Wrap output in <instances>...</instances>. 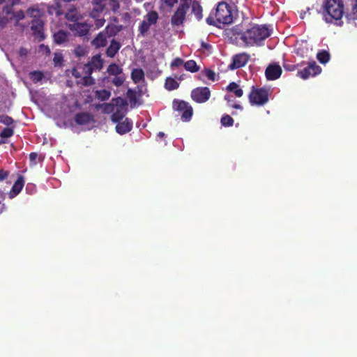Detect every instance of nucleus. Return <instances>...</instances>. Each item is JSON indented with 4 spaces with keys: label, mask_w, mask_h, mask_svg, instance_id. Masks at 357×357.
<instances>
[{
    "label": "nucleus",
    "mask_w": 357,
    "mask_h": 357,
    "mask_svg": "<svg viewBox=\"0 0 357 357\" xmlns=\"http://www.w3.org/2000/svg\"><path fill=\"white\" fill-rule=\"evenodd\" d=\"M321 72V68L313 61L310 62L307 67L298 71V75L302 79H306L311 76L314 77L319 75Z\"/></svg>",
    "instance_id": "9b49d317"
},
{
    "label": "nucleus",
    "mask_w": 357,
    "mask_h": 357,
    "mask_svg": "<svg viewBox=\"0 0 357 357\" xmlns=\"http://www.w3.org/2000/svg\"><path fill=\"white\" fill-rule=\"evenodd\" d=\"M91 25L85 22H77L75 23L69 24L68 29L77 36H85L89 33L91 28Z\"/></svg>",
    "instance_id": "9d476101"
},
{
    "label": "nucleus",
    "mask_w": 357,
    "mask_h": 357,
    "mask_svg": "<svg viewBox=\"0 0 357 357\" xmlns=\"http://www.w3.org/2000/svg\"><path fill=\"white\" fill-rule=\"evenodd\" d=\"M213 13H211L209 16L206 19V22L208 25L216 26L215 21L213 17Z\"/></svg>",
    "instance_id": "864d4df0"
},
{
    "label": "nucleus",
    "mask_w": 357,
    "mask_h": 357,
    "mask_svg": "<svg viewBox=\"0 0 357 357\" xmlns=\"http://www.w3.org/2000/svg\"><path fill=\"white\" fill-rule=\"evenodd\" d=\"M183 66L186 70L191 73H196L199 70V66L197 65L194 60H189L185 62Z\"/></svg>",
    "instance_id": "c85d7f7f"
},
{
    "label": "nucleus",
    "mask_w": 357,
    "mask_h": 357,
    "mask_svg": "<svg viewBox=\"0 0 357 357\" xmlns=\"http://www.w3.org/2000/svg\"><path fill=\"white\" fill-rule=\"evenodd\" d=\"M192 0H181L180 4H185L190 7V3H192Z\"/></svg>",
    "instance_id": "0e129e2a"
},
{
    "label": "nucleus",
    "mask_w": 357,
    "mask_h": 357,
    "mask_svg": "<svg viewBox=\"0 0 357 357\" xmlns=\"http://www.w3.org/2000/svg\"><path fill=\"white\" fill-rule=\"evenodd\" d=\"M107 43V36L103 31H100L91 42L93 47L98 49L106 46Z\"/></svg>",
    "instance_id": "412c9836"
},
{
    "label": "nucleus",
    "mask_w": 357,
    "mask_h": 357,
    "mask_svg": "<svg viewBox=\"0 0 357 357\" xmlns=\"http://www.w3.org/2000/svg\"><path fill=\"white\" fill-rule=\"evenodd\" d=\"M221 124L225 127L232 126L234 124V119L228 114H225L220 119Z\"/></svg>",
    "instance_id": "c9c22d12"
},
{
    "label": "nucleus",
    "mask_w": 357,
    "mask_h": 357,
    "mask_svg": "<svg viewBox=\"0 0 357 357\" xmlns=\"http://www.w3.org/2000/svg\"><path fill=\"white\" fill-rule=\"evenodd\" d=\"M345 17L349 22L357 20V0H355V3L353 6L352 10L349 13H345Z\"/></svg>",
    "instance_id": "473e14b6"
},
{
    "label": "nucleus",
    "mask_w": 357,
    "mask_h": 357,
    "mask_svg": "<svg viewBox=\"0 0 357 357\" xmlns=\"http://www.w3.org/2000/svg\"><path fill=\"white\" fill-rule=\"evenodd\" d=\"M73 75L74 77H80V74H79V73L77 70H73Z\"/></svg>",
    "instance_id": "69168bd1"
},
{
    "label": "nucleus",
    "mask_w": 357,
    "mask_h": 357,
    "mask_svg": "<svg viewBox=\"0 0 357 357\" xmlns=\"http://www.w3.org/2000/svg\"><path fill=\"white\" fill-rule=\"evenodd\" d=\"M63 56L61 53L56 52L54 54L53 62L55 66L61 67L63 65Z\"/></svg>",
    "instance_id": "4c0bfd02"
},
{
    "label": "nucleus",
    "mask_w": 357,
    "mask_h": 357,
    "mask_svg": "<svg viewBox=\"0 0 357 357\" xmlns=\"http://www.w3.org/2000/svg\"><path fill=\"white\" fill-rule=\"evenodd\" d=\"M44 22L40 18H34L31 22V30L36 40L43 41L45 36L43 32Z\"/></svg>",
    "instance_id": "1a4fd4ad"
},
{
    "label": "nucleus",
    "mask_w": 357,
    "mask_h": 357,
    "mask_svg": "<svg viewBox=\"0 0 357 357\" xmlns=\"http://www.w3.org/2000/svg\"><path fill=\"white\" fill-rule=\"evenodd\" d=\"M317 60L323 64L328 63L331 59L329 52L326 50H321L317 54Z\"/></svg>",
    "instance_id": "cd10ccee"
},
{
    "label": "nucleus",
    "mask_w": 357,
    "mask_h": 357,
    "mask_svg": "<svg viewBox=\"0 0 357 357\" xmlns=\"http://www.w3.org/2000/svg\"><path fill=\"white\" fill-rule=\"evenodd\" d=\"M125 81V77L122 75H114V77L112 79V83L119 87L121 86Z\"/></svg>",
    "instance_id": "ea45409f"
},
{
    "label": "nucleus",
    "mask_w": 357,
    "mask_h": 357,
    "mask_svg": "<svg viewBox=\"0 0 357 357\" xmlns=\"http://www.w3.org/2000/svg\"><path fill=\"white\" fill-rule=\"evenodd\" d=\"M0 123L9 126L13 123V119L7 115H0Z\"/></svg>",
    "instance_id": "c03bdc74"
},
{
    "label": "nucleus",
    "mask_w": 357,
    "mask_h": 357,
    "mask_svg": "<svg viewBox=\"0 0 357 357\" xmlns=\"http://www.w3.org/2000/svg\"><path fill=\"white\" fill-rule=\"evenodd\" d=\"M24 185V177L20 175L17 179V181L13 184L12 189L9 193V196L10 198H13L17 196L22 190Z\"/></svg>",
    "instance_id": "aec40b11"
},
{
    "label": "nucleus",
    "mask_w": 357,
    "mask_h": 357,
    "mask_svg": "<svg viewBox=\"0 0 357 357\" xmlns=\"http://www.w3.org/2000/svg\"><path fill=\"white\" fill-rule=\"evenodd\" d=\"M284 68L286 70L294 71L296 69V66L293 64H284Z\"/></svg>",
    "instance_id": "13d9d810"
},
{
    "label": "nucleus",
    "mask_w": 357,
    "mask_h": 357,
    "mask_svg": "<svg viewBox=\"0 0 357 357\" xmlns=\"http://www.w3.org/2000/svg\"><path fill=\"white\" fill-rule=\"evenodd\" d=\"M112 103L114 104V107L116 106L117 108H122V109L128 105L127 101L121 97L113 98Z\"/></svg>",
    "instance_id": "58836bf2"
},
{
    "label": "nucleus",
    "mask_w": 357,
    "mask_h": 357,
    "mask_svg": "<svg viewBox=\"0 0 357 357\" xmlns=\"http://www.w3.org/2000/svg\"><path fill=\"white\" fill-rule=\"evenodd\" d=\"M116 126V131L120 135H124L130 132L132 128V122L126 118L123 121L117 122Z\"/></svg>",
    "instance_id": "6ab92c4d"
},
{
    "label": "nucleus",
    "mask_w": 357,
    "mask_h": 357,
    "mask_svg": "<svg viewBox=\"0 0 357 357\" xmlns=\"http://www.w3.org/2000/svg\"><path fill=\"white\" fill-rule=\"evenodd\" d=\"M28 53V51L24 47H20L19 50V54L20 56H26Z\"/></svg>",
    "instance_id": "bf43d9fd"
},
{
    "label": "nucleus",
    "mask_w": 357,
    "mask_h": 357,
    "mask_svg": "<svg viewBox=\"0 0 357 357\" xmlns=\"http://www.w3.org/2000/svg\"><path fill=\"white\" fill-rule=\"evenodd\" d=\"M125 111L122 109V108H116V110L114 111L113 114L111 116V120L114 123H117L123 120L125 116Z\"/></svg>",
    "instance_id": "bb28decb"
},
{
    "label": "nucleus",
    "mask_w": 357,
    "mask_h": 357,
    "mask_svg": "<svg viewBox=\"0 0 357 357\" xmlns=\"http://www.w3.org/2000/svg\"><path fill=\"white\" fill-rule=\"evenodd\" d=\"M268 89L252 86L248 95V99L251 105L263 106L268 102Z\"/></svg>",
    "instance_id": "20e7f679"
},
{
    "label": "nucleus",
    "mask_w": 357,
    "mask_h": 357,
    "mask_svg": "<svg viewBox=\"0 0 357 357\" xmlns=\"http://www.w3.org/2000/svg\"><path fill=\"white\" fill-rule=\"evenodd\" d=\"M201 47L206 50H209L211 47L209 44L206 43L204 42H202Z\"/></svg>",
    "instance_id": "e2e57ef3"
},
{
    "label": "nucleus",
    "mask_w": 357,
    "mask_h": 357,
    "mask_svg": "<svg viewBox=\"0 0 357 357\" xmlns=\"http://www.w3.org/2000/svg\"><path fill=\"white\" fill-rule=\"evenodd\" d=\"M8 172L0 169V181H4L8 176Z\"/></svg>",
    "instance_id": "5fc2aeb1"
},
{
    "label": "nucleus",
    "mask_w": 357,
    "mask_h": 357,
    "mask_svg": "<svg viewBox=\"0 0 357 357\" xmlns=\"http://www.w3.org/2000/svg\"><path fill=\"white\" fill-rule=\"evenodd\" d=\"M74 120L77 125L84 126L94 121V116L89 112H79L75 115Z\"/></svg>",
    "instance_id": "f3484780"
},
{
    "label": "nucleus",
    "mask_w": 357,
    "mask_h": 357,
    "mask_svg": "<svg viewBox=\"0 0 357 357\" xmlns=\"http://www.w3.org/2000/svg\"><path fill=\"white\" fill-rule=\"evenodd\" d=\"M103 66V61L100 55L98 54L93 56L88 63L84 66V71L86 74L91 75L93 71L100 70Z\"/></svg>",
    "instance_id": "f8f14e48"
},
{
    "label": "nucleus",
    "mask_w": 357,
    "mask_h": 357,
    "mask_svg": "<svg viewBox=\"0 0 357 357\" xmlns=\"http://www.w3.org/2000/svg\"><path fill=\"white\" fill-rule=\"evenodd\" d=\"M4 209H5V205L3 204L1 205V206L0 207V214L3 212Z\"/></svg>",
    "instance_id": "338daca9"
},
{
    "label": "nucleus",
    "mask_w": 357,
    "mask_h": 357,
    "mask_svg": "<svg viewBox=\"0 0 357 357\" xmlns=\"http://www.w3.org/2000/svg\"><path fill=\"white\" fill-rule=\"evenodd\" d=\"M38 158V154L36 153L32 152L29 154V159L31 161L34 162Z\"/></svg>",
    "instance_id": "680f3d73"
},
{
    "label": "nucleus",
    "mask_w": 357,
    "mask_h": 357,
    "mask_svg": "<svg viewBox=\"0 0 357 357\" xmlns=\"http://www.w3.org/2000/svg\"><path fill=\"white\" fill-rule=\"evenodd\" d=\"M179 86V84L172 77H167L165 80V87L168 91H173L174 89H178Z\"/></svg>",
    "instance_id": "7c9ffc66"
},
{
    "label": "nucleus",
    "mask_w": 357,
    "mask_h": 357,
    "mask_svg": "<svg viewBox=\"0 0 357 357\" xmlns=\"http://www.w3.org/2000/svg\"><path fill=\"white\" fill-rule=\"evenodd\" d=\"M14 134V130L13 128L6 127L4 128L0 133V136L2 138H8L13 136Z\"/></svg>",
    "instance_id": "a19ab883"
},
{
    "label": "nucleus",
    "mask_w": 357,
    "mask_h": 357,
    "mask_svg": "<svg viewBox=\"0 0 357 357\" xmlns=\"http://www.w3.org/2000/svg\"><path fill=\"white\" fill-rule=\"evenodd\" d=\"M131 78L134 83H139L144 79V70L142 68H134L131 72Z\"/></svg>",
    "instance_id": "a878e982"
},
{
    "label": "nucleus",
    "mask_w": 357,
    "mask_h": 357,
    "mask_svg": "<svg viewBox=\"0 0 357 357\" xmlns=\"http://www.w3.org/2000/svg\"><path fill=\"white\" fill-rule=\"evenodd\" d=\"M107 33L109 34V36H114L117 32H119V29L115 25L107 26L105 28Z\"/></svg>",
    "instance_id": "a18cd8bd"
},
{
    "label": "nucleus",
    "mask_w": 357,
    "mask_h": 357,
    "mask_svg": "<svg viewBox=\"0 0 357 357\" xmlns=\"http://www.w3.org/2000/svg\"><path fill=\"white\" fill-rule=\"evenodd\" d=\"M109 6L113 12H116L120 8V3L118 0H109Z\"/></svg>",
    "instance_id": "de8ad7c7"
},
{
    "label": "nucleus",
    "mask_w": 357,
    "mask_h": 357,
    "mask_svg": "<svg viewBox=\"0 0 357 357\" xmlns=\"http://www.w3.org/2000/svg\"><path fill=\"white\" fill-rule=\"evenodd\" d=\"M344 13L342 0H326L323 5V17L327 23L341 21Z\"/></svg>",
    "instance_id": "f03ea898"
},
{
    "label": "nucleus",
    "mask_w": 357,
    "mask_h": 357,
    "mask_svg": "<svg viewBox=\"0 0 357 357\" xmlns=\"http://www.w3.org/2000/svg\"><path fill=\"white\" fill-rule=\"evenodd\" d=\"M184 64L183 60L181 58H176L174 59L172 62L171 63L172 67H178L181 65Z\"/></svg>",
    "instance_id": "603ef678"
},
{
    "label": "nucleus",
    "mask_w": 357,
    "mask_h": 357,
    "mask_svg": "<svg viewBox=\"0 0 357 357\" xmlns=\"http://www.w3.org/2000/svg\"><path fill=\"white\" fill-rule=\"evenodd\" d=\"M121 45L119 42L112 39L109 47L106 50V54L108 57L113 58L120 50Z\"/></svg>",
    "instance_id": "5701e85b"
},
{
    "label": "nucleus",
    "mask_w": 357,
    "mask_h": 357,
    "mask_svg": "<svg viewBox=\"0 0 357 357\" xmlns=\"http://www.w3.org/2000/svg\"><path fill=\"white\" fill-rule=\"evenodd\" d=\"M82 83L86 86H91L95 84V79L91 77V75L87 74V75L83 77Z\"/></svg>",
    "instance_id": "37998d69"
},
{
    "label": "nucleus",
    "mask_w": 357,
    "mask_h": 357,
    "mask_svg": "<svg viewBox=\"0 0 357 357\" xmlns=\"http://www.w3.org/2000/svg\"><path fill=\"white\" fill-rule=\"evenodd\" d=\"M74 52H75V55L78 57L84 56L86 52V50L80 45H78L77 47H76Z\"/></svg>",
    "instance_id": "8fccbe9b"
},
{
    "label": "nucleus",
    "mask_w": 357,
    "mask_h": 357,
    "mask_svg": "<svg viewBox=\"0 0 357 357\" xmlns=\"http://www.w3.org/2000/svg\"><path fill=\"white\" fill-rule=\"evenodd\" d=\"M231 32L236 38H239L243 41V35L244 34V31H243L238 26H234L231 29Z\"/></svg>",
    "instance_id": "79ce46f5"
},
{
    "label": "nucleus",
    "mask_w": 357,
    "mask_h": 357,
    "mask_svg": "<svg viewBox=\"0 0 357 357\" xmlns=\"http://www.w3.org/2000/svg\"><path fill=\"white\" fill-rule=\"evenodd\" d=\"M65 17L67 20L72 22L73 23H75L81 19L82 16L77 9L73 7L68 10L66 13Z\"/></svg>",
    "instance_id": "b1692460"
},
{
    "label": "nucleus",
    "mask_w": 357,
    "mask_h": 357,
    "mask_svg": "<svg viewBox=\"0 0 357 357\" xmlns=\"http://www.w3.org/2000/svg\"><path fill=\"white\" fill-rule=\"evenodd\" d=\"M27 12H28L29 14H30L31 15H32L34 17H36V15H38V13H39V10L38 9H35V8H30L28 9Z\"/></svg>",
    "instance_id": "6e6d98bb"
},
{
    "label": "nucleus",
    "mask_w": 357,
    "mask_h": 357,
    "mask_svg": "<svg viewBox=\"0 0 357 357\" xmlns=\"http://www.w3.org/2000/svg\"><path fill=\"white\" fill-rule=\"evenodd\" d=\"M188 10V6H185V4H179L171 17V24L173 27L179 26L183 24L185 21L186 14Z\"/></svg>",
    "instance_id": "0eeeda50"
},
{
    "label": "nucleus",
    "mask_w": 357,
    "mask_h": 357,
    "mask_svg": "<svg viewBox=\"0 0 357 357\" xmlns=\"http://www.w3.org/2000/svg\"><path fill=\"white\" fill-rule=\"evenodd\" d=\"M40 50H45L47 54H50V50L49 47L47 45H45L44 44H42L40 45Z\"/></svg>",
    "instance_id": "052dcab7"
},
{
    "label": "nucleus",
    "mask_w": 357,
    "mask_h": 357,
    "mask_svg": "<svg viewBox=\"0 0 357 357\" xmlns=\"http://www.w3.org/2000/svg\"><path fill=\"white\" fill-rule=\"evenodd\" d=\"M104 22H105V20H103V19H102V20H98V26H102V25H103Z\"/></svg>",
    "instance_id": "774afa93"
},
{
    "label": "nucleus",
    "mask_w": 357,
    "mask_h": 357,
    "mask_svg": "<svg viewBox=\"0 0 357 357\" xmlns=\"http://www.w3.org/2000/svg\"><path fill=\"white\" fill-rule=\"evenodd\" d=\"M214 15L219 23L229 24L233 22L231 7L226 2L222 1L217 4Z\"/></svg>",
    "instance_id": "7ed1b4c3"
},
{
    "label": "nucleus",
    "mask_w": 357,
    "mask_h": 357,
    "mask_svg": "<svg viewBox=\"0 0 357 357\" xmlns=\"http://www.w3.org/2000/svg\"><path fill=\"white\" fill-rule=\"evenodd\" d=\"M206 77L211 81H215L216 79L215 73L211 69H205L204 70Z\"/></svg>",
    "instance_id": "09e8293b"
},
{
    "label": "nucleus",
    "mask_w": 357,
    "mask_h": 357,
    "mask_svg": "<svg viewBox=\"0 0 357 357\" xmlns=\"http://www.w3.org/2000/svg\"><path fill=\"white\" fill-rule=\"evenodd\" d=\"M172 107L174 110L181 114V118L183 121H189L193 114V109L190 104L184 100H174Z\"/></svg>",
    "instance_id": "423d86ee"
},
{
    "label": "nucleus",
    "mask_w": 357,
    "mask_h": 357,
    "mask_svg": "<svg viewBox=\"0 0 357 357\" xmlns=\"http://www.w3.org/2000/svg\"><path fill=\"white\" fill-rule=\"evenodd\" d=\"M249 59L250 56L247 53L237 54L232 57V61L229 65V68L230 70L241 68L247 64Z\"/></svg>",
    "instance_id": "ddd939ff"
},
{
    "label": "nucleus",
    "mask_w": 357,
    "mask_h": 357,
    "mask_svg": "<svg viewBox=\"0 0 357 357\" xmlns=\"http://www.w3.org/2000/svg\"><path fill=\"white\" fill-rule=\"evenodd\" d=\"M271 33V30L266 25H255L244 31L243 42L246 46H261Z\"/></svg>",
    "instance_id": "f257e3e1"
},
{
    "label": "nucleus",
    "mask_w": 357,
    "mask_h": 357,
    "mask_svg": "<svg viewBox=\"0 0 357 357\" xmlns=\"http://www.w3.org/2000/svg\"><path fill=\"white\" fill-rule=\"evenodd\" d=\"M225 100L227 101L228 107H232L234 109H240V110L243 109V107L238 103L230 104V102H234V99L231 95L225 96Z\"/></svg>",
    "instance_id": "e433bc0d"
},
{
    "label": "nucleus",
    "mask_w": 357,
    "mask_h": 357,
    "mask_svg": "<svg viewBox=\"0 0 357 357\" xmlns=\"http://www.w3.org/2000/svg\"><path fill=\"white\" fill-rule=\"evenodd\" d=\"M12 14L14 15L13 16V20H16V22L17 23L22 20L24 17V12L22 10H20L18 12H14L13 10V6L12 5Z\"/></svg>",
    "instance_id": "49530a36"
},
{
    "label": "nucleus",
    "mask_w": 357,
    "mask_h": 357,
    "mask_svg": "<svg viewBox=\"0 0 357 357\" xmlns=\"http://www.w3.org/2000/svg\"><path fill=\"white\" fill-rule=\"evenodd\" d=\"M282 72V68L278 64H270L265 70V75L268 80H275L280 77Z\"/></svg>",
    "instance_id": "4468645a"
},
{
    "label": "nucleus",
    "mask_w": 357,
    "mask_h": 357,
    "mask_svg": "<svg viewBox=\"0 0 357 357\" xmlns=\"http://www.w3.org/2000/svg\"><path fill=\"white\" fill-rule=\"evenodd\" d=\"M178 0H165V3L169 8H172L176 3H177Z\"/></svg>",
    "instance_id": "4d7b16f0"
},
{
    "label": "nucleus",
    "mask_w": 357,
    "mask_h": 357,
    "mask_svg": "<svg viewBox=\"0 0 357 357\" xmlns=\"http://www.w3.org/2000/svg\"><path fill=\"white\" fill-rule=\"evenodd\" d=\"M191 13L195 15L197 21L203 18V8L200 2L197 0H193L191 3Z\"/></svg>",
    "instance_id": "4be33fe9"
},
{
    "label": "nucleus",
    "mask_w": 357,
    "mask_h": 357,
    "mask_svg": "<svg viewBox=\"0 0 357 357\" xmlns=\"http://www.w3.org/2000/svg\"><path fill=\"white\" fill-rule=\"evenodd\" d=\"M107 73L111 75H119L123 73V69L116 63H111L107 68Z\"/></svg>",
    "instance_id": "2f4dec72"
},
{
    "label": "nucleus",
    "mask_w": 357,
    "mask_h": 357,
    "mask_svg": "<svg viewBox=\"0 0 357 357\" xmlns=\"http://www.w3.org/2000/svg\"><path fill=\"white\" fill-rule=\"evenodd\" d=\"M227 90L229 92L232 93L235 96L238 98H241L243 95V89L237 83L234 82L229 83V84L227 86Z\"/></svg>",
    "instance_id": "393cba45"
},
{
    "label": "nucleus",
    "mask_w": 357,
    "mask_h": 357,
    "mask_svg": "<svg viewBox=\"0 0 357 357\" xmlns=\"http://www.w3.org/2000/svg\"><path fill=\"white\" fill-rule=\"evenodd\" d=\"M70 33L68 31L59 29L53 34V40L56 45H62L68 41Z\"/></svg>",
    "instance_id": "a211bd4d"
},
{
    "label": "nucleus",
    "mask_w": 357,
    "mask_h": 357,
    "mask_svg": "<svg viewBox=\"0 0 357 357\" xmlns=\"http://www.w3.org/2000/svg\"><path fill=\"white\" fill-rule=\"evenodd\" d=\"M96 98L101 101H105L108 100L110 98L111 93L110 91L106 89L97 90L95 92Z\"/></svg>",
    "instance_id": "c756f323"
},
{
    "label": "nucleus",
    "mask_w": 357,
    "mask_h": 357,
    "mask_svg": "<svg viewBox=\"0 0 357 357\" xmlns=\"http://www.w3.org/2000/svg\"><path fill=\"white\" fill-rule=\"evenodd\" d=\"M12 14V5H7L3 8L2 14L0 15V28L3 29L8 23L13 20Z\"/></svg>",
    "instance_id": "2eb2a0df"
},
{
    "label": "nucleus",
    "mask_w": 357,
    "mask_h": 357,
    "mask_svg": "<svg viewBox=\"0 0 357 357\" xmlns=\"http://www.w3.org/2000/svg\"><path fill=\"white\" fill-rule=\"evenodd\" d=\"M43 77H44L43 73L39 70H35V71L30 73V78L35 83H37V82L41 81L43 79Z\"/></svg>",
    "instance_id": "f704fd0d"
},
{
    "label": "nucleus",
    "mask_w": 357,
    "mask_h": 357,
    "mask_svg": "<svg viewBox=\"0 0 357 357\" xmlns=\"http://www.w3.org/2000/svg\"><path fill=\"white\" fill-rule=\"evenodd\" d=\"M211 97V91L206 86L197 87L191 91L192 99L197 103L206 102Z\"/></svg>",
    "instance_id": "6e6552de"
},
{
    "label": "nucleus",
    "mask_w": 357,
    "mask_h": 357,
    "mask_svg": "<svg viewBox=\"0 0 357 357\" xmlns=\"http://www.w3.org/2000/svg\"><path fill=\"white\" fill-rule=\"evenodd\" d=\"M158 18L159 15L156 11H149L146 15L144 16V20L138 26L139 35L144 37L147 34L151 26L157 24Z\"/></svg>",
    "instance_id": "39448f33"
},
{
    "label": "nucleus",
    "mask_w": 357,
    "mask_h": 357,
    "mask_svg": "<svg viewBox=\"0 0 357 357\" xmlns=\"http://www.w3.org/2000/svg\"><path fill=\"white\" fill-rule=\"evenodd\" d=\"M96 109H99V108L102 107V112L104 114H110V113L113 114L114 111L115 110L114 104H113L112 102L104 103L102 105H97L96 106Z\"/></svg>",
    "instance_id": "72a5a7b5"
},
{
    "label": "nucleus",
    "mask_w": 357,
    "mask_h": 357,
    "mask_svg": "<svg viewBox=\"0 0 357 357\" xmlns=\"http://www.w3.org/2000/svg\"><path fill=\"white\" fill-rule=\"evenodd\" d=\"M127 95L130 101L135 104L137 101L135 93L132 90L128 89Z\"/></svg>",
    "instance_id": "3c124183"
},
{
    "label": "nucleus",
    "mask_w": 357,
    "mask_h": 357,
    "mask_svg": "<svg viewBox=\"0 0 357 357\" xmlns=\"http://www.w3.org/2000/svg\"><path fill=\"white\" fill-rule=\"evenodd\" d=\"M106 0H91L92 8L90 12V15L93 17H98L102 13L105 8Z\"/></svg>",
    "instance_id": "dca6fc26"
}]
</instances>
